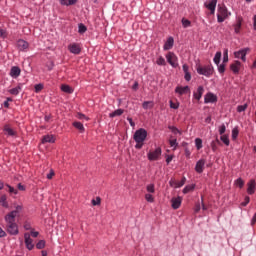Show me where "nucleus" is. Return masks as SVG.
<instances>
[{
  "mask_svg": "<svg viewBox=\"0 0 256 256\" xmlns=\"http://www.w3.org/2000/svg\"><path fill=\"white\" fill-rule=\"evenodd\" d=\"M23 211L22 205L15 206V210L9 212L5 217L4 220L6 222V231L9 235H19V226L17 222H15V218L19 217V213Z\"/></svg>",
  "mask_w": 256,
  "mask_h": 256,
  "instance_id": "obj_1",
  "label": "nucleus"
},
{
  "mask_svg": "<svg viewBox=\"0 0 256 256\" xmlns=\"http://www.w3.org/2000/svg\"><path fill=\"white\" fill-rule=\"evenodd\" d=\"M134 141L136 142L135 149H142L143 143L147 139V130L140 128L138 129L133 136Z\"/></svg>",
  "mask_w": 256,
  "mask_h": 256,
  "instance_id": "obj_2",
  "label": "nucleus"
},
{
  "mask_svg": "<svg viewBox=\"0 0 256 256\" xmlns=\"http://www.w3.org/2000/svg\"><path fill=\"white\" fill-rule=\"evenodd\" d=\"M231 17V12L227 10L226 6H218V13H217V21L218 23H223L225 19H229Z\"/></svg>",
  "mask_w": 256,
  "mask_h": 256,
  "instance_id": "obj_3",
  "label": "nucleus"
},
{
  "mask_svg": "<svg viewBox=\"0 0 256 256\" xmlns=\"http://www.w3.org/2000/svg\"><path fill=\"white\" fill-rule=\"evenodd\" d=\"M166 59L169 65H171V67H173L174 69H176V67H179V58L177 57V55H175V53L168 52L166 54Z\"/></svg>",
  "mask_w": 256,
  "mask_h": 256,
  "instance_id": "obj_4",
  "label": "nucleus"
},
{
  "mask_svg": "<svg viewBox=\"0 0 256 256\" xmlns=\"http://www.w3.org/2000/svg\"><path fill=\"white\" fill-rule=\"evenodd\" d=\"M162 153L163 151L161 150V147H157L155 150H151L147 156L150 161H159Z\"/></svg>",
  "mask_w": 256,
  "mask_h": 256,
  "instance_id": "obj_5",
  "label": "nucleus"
},
{
  "mask_svg": "<svg viewBox=\"0 0 256 256\" xmlns=\"http://www.w3.org/2000/svg\"><path fill=\"white\" fill-rule=\"evenodd\" d=\"M197 73L204 75L205 77H211L213 75V66H198Z\"/></svg>",
  "mask_w": 256,
  "mask_h": 256,
  "instance_id": "obj_6",
  "label": "nucleus"
},
{
  "mask_svg": "<svg viewBox=\"0 0 256 256\" xmlns=\"http://www.w3.org/2000/svg\"><path fill=\"white\" fill-rule=\"evenodd\" d=\"M249 51H251L250 48H243L234 52V57L235 59H241V61L245 63V61H247V53H249Z\"/></svg>",
  "mask_w": 256,
  "mask_h": 256,
  "instance_id": "obj_7",
  "label": "nucleus"
},
{
  "mask_svg": "<svg viewBox=\"0 0 256 256\" xmlns=\"http://www.w3.org/2000/svg\"><path fill=\"white\" fill-rule=\"evenodd\" d=\"M24 243L29 251L33 250V248L35 247V244H33V239H31V234L29 232L24 233Z\"/></svg>",
  "mask_w": 256,
  "mask_h": 256,
  "instance_id": "obj_8",
  "label": "nucleus"
},
{
  "mask_svg": "<svg viewBox=\"0 0 256 256\" xmlns=\"http://www.w3.org/2000/svg\"><path fill=\"white\" fill-rule=\"evenodd\" d=\"M204 7L210 11V15H215V9H217V0H209L204 3Z\"/></svg>",
  "mask_w": 256,
  "mask_h": 256,
  "instance_id": "obj_9",
  "label": "nucleus"
},
{
  "mask_svg": "<svg viewBox=\"0 0 256 256\" xmlns=\"http://www.w3.org/2000/svg\"><path fill=\"white\" fill-rule=\"evenodd\" d=\"M3 131L5 135H8V137H17V131L11 128V125L9 124L4 125Z\"/></svg>",
  "mask_w": 256,
  "mask_h": 256,
  "instance_id": "obj_10",
  "label": "nucleus"
},
{
  "mask_svg": "<svg viewBox=\"0 0 256 256\" xmlns=\"http://www.w3.org/2000/svg\"><path fill=\"white\" fill-rule=\"evenodd\" d=\"M255 191H256V182H255V179H251L247 183V193L248 195H253L255 194Z\"/></svg>",
  "mask_w": 256,
  "mask_h": 256,
  "instance_id": "obj_11",
  "label": "nucleus"
},
{
  "mask_svg": "<svg viewBox=\"0 0 256 256\" xmlns=\"http://www.w3.org/2000/svg\"><path fill=\"white\" fill-rule=\"evenodd\" d=\"M204 103H217V95L208 92L205 96H204Z\"/></svg>",
  "mask_w": 256,
  "mask_h": 256,
  "instance_id": "obj_12",
  "label": "nucleus"
},
{
  "mask_svg": "<svg viewBox=\"0 0 256 256\" xmlns=\"http://www.w3.org/2000/svg\"><path fill=\"white\" fill-rule=\"evenodd\" d=\"M175 93H178V95H187V93H191V89L189 86H177L175 89Z\"/></svg>",
  "mask_w": 256,
  "mask_h": 256,
  "instance_id": "obj_13",
  "label": "nucleus"
},
{
  "mask_svg": "<svg viewBox=\"0 0 256 256\" xmlns=\"http://www.w3.org/2000/svg\"><path fill=\"white\" fill-rule=\"evenodd\" d=\"M68 49L70 53H73L74 55H79L81 53V46L79 44L73 43L68 46Z\"/></svg>",
  "mask_w": 256,
  "mask_h": 256,
  "instance_id": "obj_14",
  "label": "nucleus"
},
{
  "mask_svg": "<svg viewBox=\"0 0 256 256\" xmlns=\"http://www.w3.org/2000/svg\"><path fill=\"white\" fill-rule=\"evenodd\" d=\"M230 69L232 73L237 75L239 71H241V63L239 62V60L234 61V63L230 65Z\"/></svg>",
  "mask_w": 256,
  "mask_h": 256,
  "instance_id": "obj_15",
  "label": "nucleus"
},
{
  "mask_svg": "<svg viewBox=\"0 0 256 256\" xmlns=\"http://www.w3.org/2000/svg\"><path fill=\"white\" fill-rule=\"evenodd\" d=\"M242 24H243V18L241 16H238L236 18V23L234 24L235 33H237V34L241 33V25Z\"/></svg>",
  "mask_w": 256,
  "mask_h": 256,
  "instance_id": "obj_16",
  "label": "nucleus"
},
{
  "mask_svg": "<svg viewBox=\"0 0 256 256\" xmlns=\"http://www.w3.org/2000/svg\"><path fill=\"white\" fill-rule=\"evenodd\" d=\"M19 75H21V68H19L18 66H13L10 70V77H12L13 79H17Z\"/></svg>",
  "mask_w": 256,
  "mask_h": 256,
  "instance_id": "obj_17",
  "label": "nucleus"
},
{
  "mask_svg": "<svg viewBox=\"0 0 256 256\" xmlns=\"http://www.w3.org/2000/svg\"><path fill=\"white\" fill-rule=\"evenodd\" d=\"M203 169H205V159H200L195 166L196 173H202Z\"/></svg>",
  "mask_w": 256,
  "mask_h": 256,
  "instance_id": "obj_18",
  "label": "nucleus"
},
{
  "mask_svg": "<svg viewBox=\"0 0 256 256\" xmlns=\"http://www.w3.org/2000/svg\"><path fill=\"white\" fill-rule=\"evenodd\" d=\"M203 93H205V88H203V86H199L197 88V91L194 92V98L197 100V101H201V97H203Z\"/></svg>",
  "mask_w": 256,
  "mask_h": 256,
  "instance_id": "obj_19",
  "label": "nucleus"
},
{
  "mask_svg": "<svg viewBox=\"0 0 256 256\" xmlns=\"http://www.w3.org/2000/svg\"><path fill=\"white\" fill-rule=\"evenodd\" d=\"M182 201H183V199L181 197L172 198V200H171L172 208L179 209L181 207Z\"/></svg>",
  "mask_w": 256,
  "mask_h": 256,
  "instance_id": "obj_20",
  "label": "nucleus"
},
{
  "mask_svg": "<svg viewBox=\"0 0 256 256\" xmlns=\"http://www.w3.org/2000/svg\"><path fill=\"white\" fill-rule=\"evenodd\" d=\"M174 43L175 40L173 39V37H169L166 43L164 44V51H169V49H173Z\"/></svg>",
  "mask_w": 256,
  "mask_h": 256,
  "instance_id": "obj_21",
  "label": "nucleus"
},
{
  "mask_svg": "<svg viewBox=\"0 0 256 256\" xmlns=\"http://www.w3.org/2000/svg\"><path fill=\"white\" fill-rule=\"evenodd\" d=\"M17 45H18V49L20 51H25V50L29 49V43L25 40H19Z\"/></svg>",
  "mask_w": 256,
  "mask_h": 256,
  "instance_id": "obj_22",
  "label": "nucleus"
},
{
  "mask_svg": "<svg viewBox=\"0 0 256 256\" xmlns=\"http://www.w3.org/2000/svg\"><path fill=\"white\" fill-rule=\"evenodd\" d=\"M42 143H55V136H53V135L43 136Z\"/></svg>",
  "mask_w": 256,
  "mask_h": 256,
  "instance_id": "obj_23",
  "label": "nucleus"
},
{
  "mask_svg": "<svg viewBox=\"0 0 256 256\" xmlns=\"http://www.w3.org/2000/svg\"><path fill=\"white\" fill-rule=\"evenodd\" d=\"M0 205L5 209L9 208V202H7V195H2L0 197Z\"/></svg>",
  "mask_w": 256,
  "mask_h": 256,
  "instance_id": "obj_24",
  "label": "nucleus"
},
{
  "mask_svg": "<svg viewBox=\"0 0 256 256\" xmlns=\"http://www.w3.org/2000/svg\"><path fill=\"white\" fill-rule=\"evenodd\" d=\"M125 111L123 109H117L114 112L109 114V117L111 119H113V117H121V115L124 113Z\"/></svg>",
  "mask_w": 256,
  "mask_h": 256,
  "instance_id": "obj_25",
  "label": "nucleus"
},
{
  "mask_svg": "<svg viewBox=\"0 0 256 256\" xmlns=\"http://www.w3.org/2000/svg\"><path fill=\"white\" fill-rule=\"evenodd\" d=\"M61 90L64 92V93H68V94H71L73 93V88H71V86L67 85V84H63L61 86Z\"/></svg>",
  "mask_w": 256,
  "mask_h": 256,
  "instance_id": "obj_26",
  "label": "nucleus"
},
{
  "mask_svg": "<svg viewBox=\"0 0 256 256\" xmlns=\"http://www.w3.org/2000/svg\"><path fill=\"white\" fill-rule=\"evenodd\" d=\"M220 141H222V143H224V145L229 147L230 141H229V136L228 135H226V134L221 135Z\"/></svg>",
  "mask_w": 256,
  "mask_h": 256,
  "instance_id": "obj_27",
  "label": "nucleus"
},
{
  "mask_svg": "<svg viewBox=\"0 0 256 256\" xmlns=\"http://www.w3.org/2000/svg\"><path fill=\"white\" fill-rule=\"evenodd\" d=\"M194 189H195V184L187 185L183 189V193H184V195H187V193H191V191H193Z\"/></svg>",
  "mask_w": 256,
  "mask_h": 256,
  "instance_id": "obj_28",
  "label": "nucleus"
},
{
  "mask_svg": "<svg viewBox=\"0 0 256 256\" xmlns=\"http://www.w3.org/2000/svg\"><path fill=\"white\" fill-rule=\"evenodd\" d=\"M60 3L69 7V5H75L77 0H60Z\"/></svg>",
  "mask_w": 256,
  "mask_h": 256,
  "instance_id": "obj_29",
  "label": "nucleus"
},
{
  "mask_svg": "<svg viewBox=\"0 0 256 256\" xmlns=\"http://www.w3.org/2000/svg\"><path fill=\"white\" fill-rule=\"evenodd\" d=\"M73 127L78 129V131H81V133H83V131H85V127L83 126V124L81 122H74Z\"/></svg>",
  "mask_w": 256,
  "mask_h": 256,
  "instance_id": "obj_30",
  "label": "nucleus"
},
{
  "mask_svg": "<svg viewBox=\"0 0 256 256\" xmlns=\"http://www.w3.org/2000/svg\"><path fill=\"white\" fill-rule=\"evenodd\" d=\"M10 95H19L21 93V86H17L16 88H12L9 90Z\"/></svg>",
  "mask_w": 256,
  "mask_h": 256,
  "instance_id": "obj_31",
  "label": "nucleus"
},
{
  "mask_svg": "<svg viewBox=\"0 0 256 256\" xmlns=\"http://www.w3.org/2000/svg\"><path fill=\"white\" fill-rule=\"evenodd\" d=\"M221 55H222L221 51L216 52L214 59H213V61L216 65H219V63L221 62Z\"/></svg>",
  "mask_w": 256,
  "mask_h": 256,
  "instance_id": "obj_32",
  "label": "nucleus"
},
{
  "mask_svg": "<svg viewBox=\"0 0 256 256\" xmlns=\"http://www.w3.org/2000/svg\"><path fill=\"white\" fill-rule=\"evenodd\" d=\"M157 65H160L162 67H165L167 65V62L165 61V58L163 56H159L156 60Z\"/></svg>",
  "mask_w": 256,
  "mask_h": 256,
  "instance_id": "obj_33",
  "label": "nucleus"
},
{
  "mask_svg": "<svg viewBox=\"0 0 256 256\" xmlns=\"http://www.w3.org/2000/svg\"><path fill=\"white\" fill-rule=\"evenodd\" d=\"M195 145L197 150L199 151L200 149H203V140L201 138H196L195 139Z\"/></svg>",
  "mask_w": 256,
  "mask_h": 256,
  "instance_id": "obj_34",
  "label": "nucleus"
},
{
  "mask_svg": "<svg viewBox=\"0 0 256 256\" xmlns=\"http://www.w3.org/2000/svg\"><path fill=\"white\" fill-rule=\"evenodd\" d=\"M168 129L174 134V135H182V132L177 129L175 126H168Z\"/></svg>",
  "mask_w": 256,
  "mask_h": 256,
  "instance_id": "obj_35",
  "label": "nucleus"
},
{
  "mask_svg": "<svg viewBox=\"0 0 256 256\" xmlns=\"http://www.w3.org/2000/svg\"><path fill=\"white\" fill-rule=\"evenodd\" d=\"M143 109H153V102L152 101H145L142 104Z\"/></svg>",
  "mask_w": 256,
  "mask_h": 256,
  "instance_id": "obj_36",
  "label": "nucleus"
},
{
  "mask_svg": "<svg viewBox=\"0 0 256 256\" xmlns=\"http://www.w3.org/2000/svg\"><path fill=\"white\" fill-rule=\"evenodd\" d=\"M169 145H170V147H174V149H177V147H179V143H177V139L176 138L170 139L169 140Z\"/></svg>",
  "mask_w": 256,
  "mask_h": 256,
  "instance_id": "obj_37",
  "label": "nucleus"
},
{
  "mask_svg": "<svg viewBox=\"0 0 256 256\" xmlns=\"http://www.w3.org/2000/svg\"><path fill=\"white\" fill-rule=\"evenodd\" d=\"M236 185L240 188V189H243V187L245 186V181H243L242 178H238L236 181H235Z\"/></svg>",
  "mask_w": 256,
  "mask_h": 256,
  "instance_id": "obj_38",
  "label": "nucleus"
},
{
  "mask_svg": "<svg viewBox=\"0 0 256 256\" xmlns=\"http://www.w3.org/2000/svg\"><path fill=\"white\" fill-rule=\"evenodd\" d=\"M23 227H24L25 231L33 230V227L31 226V222H29V221H25Z\"/></svg>",
  "mask_w": 256,
  "mask_h": 256,
  "instance_id": "obj_39",
  "label": "nucleus"
},
{
  "mask_svg": "<svg viewBox=\"0 0 256 256\" xmlns=\"http://www.w3.org/2000/svg\"><path fill=\"white\" fill-rule=\"evenodd\" d=\"M229 61V50L224 49V54H223V63H227Z\"/></svg>",
  "mask_w": 256,
  "mask_h": 256,
  "instance_id": "obj_40",
  "label": "nucleus"
},
{
  "mask_svg": "<svg viewBox=\"0 0 256 256\" xmlns=\"http://www.w3.org/2000/svg\"><path fill=\"white\" fill-rule=\"evenodd\" d=\"M182 25L185 29H187V27H191V21H189L188 19L183 18L182 19Z\"/></svg>",
  "mask_w": 256,
  "mask_h": 256,
  "instance_id": "obj_41",
  "label": "nucleus"
},
{
  "mask_svg": "<svg viewBox=\"0 0 256 256\" xmlns=\"http://www.w3.org/2000/svg\"><path fill=\"white\" fill-rule=\"evenodd\" d=\"M7 187L9 193H12L13 195H17L19 193V190L13 188L11 185H7Z\"/></svg>",
  "mask_w": 256,
  "mask_h": 256,
  "instance_id": "obj_42",
  "label": "nucleus"
},
{
  "mask_svg": "<svg viewBox=\"0 0 256 256\" xmlns=\"http://www.w3.org/2000/svg\"><path fill=\"white\" fill-rule=\"evenodd\" d=\"M238 136H239V129L234 128L232 130V139H233V141H235V139H237Z\"/></svg>",
  "mask_w": 256,
  "mask_h": 256,
  "instance_id": "obj_43",
  "label": "nucleus"
},
{
  "mask_svg": "<svg viewBox=\"0 0 256 256\" xmlns=\"http://www.w3.org/2000/svg\"><path fill=\"white\" fill-rule=\"evenodd\" d=\"M187 181V178L183 177L180 182L176 181L177 189L183 187L185 185V182Z\"/></svg>",
  "mask_w": 256,
  "mask_h": 256,
  "instance_id": "obj_44",
  "label": "nucleus"
},
{
  "mask_svg": "<svg viewBox=\"0 0 256 256\" xmlns=\"http://www.w3.org/2000/svg\"><path fill=\"white\" fill-rule=\"evenodd\" d=\"M76 117L77 119H80V120L85 119V121H89V117L85 116V114L83 113H77Z\"/></svg>",
  "mask_w": 256,
  "mask_h": 256,
  "instance_id": "obj_45",
  "label": "nucleus"
},
{
  "mask_svg": "<svg viewBox=\"0 0 256 256\" xmlns=\"http://www.w3.org/2000/svg\"><path fill=\"white\" fill-rule=\"evenodd\" d=\"M36 247L38 249H45V240H40L37 244Z\"/></svg>",
  "mask_w": 256,
  "mask_h": 256,
  "instance_id": "obj_46",
  "label": "nucleus"
},
{
  "mask_svg": "<svg viewBox=\"0 0 256 256\" xmlns=\"http://www.w3.org/2000/svg\"><path fill=\"white\" fill-rule=\"evenodd\" d=\"M148 193H155V185L154 184H149L147 187H146Z\"/></svg>",
  "mask_w": 256,
  "mask_h": 256,
  "instance_id": "obj_47",
  "label": "nucleus"
},
{
  "mask_svg": "<svg viewBox=\"0 0 256 256\" xmlns=\"http://www.w3.org/2000/svg\"><path fill=\"white\" fill-rule=\"evenodd\" d=\"M85 31H87V27L83 24H79L78 33H85Z\"/></svg>",
  "mask_w": 256,
  "mask_h": 256,
  "instance_id": "obj_48",
  "label": "nucleus"
},
{
  "mask_svg": "<svg viewBox=\"0 0 256 256\" xmlns=\"http://www.w3.org/2000/svg\"><path fill=\"white\" fill-rule=\"evenodd\" d=\"M246 109H247V104L239 105V106L237 107L238 113H243V111H245Z\"/></svg>",
  "mask_w": 256,
  "mask_h": 256,
  "instance_id": "obj_49",
  "label": "nucleus"
},
{
  "mask_svg": "<svg viewBox=\"0 0 256 256\" xmlns=\"http://www.w3.org/2000/svg\"><path fill=\"white\" fill-rule=\"evenodd\" d=\"M145 199L148 201V203H153V201H155V198H153V195L151 194H146Z\"/></svg>",
  "mask_w": 256,
  "mask_h": 256,
  "instance_id": "obj_50",
  "label": "nucleus"
},
{
  "mask_svg": "<svg viewBox=\"0 0 256 256\" xmlns=\"http://www.w3.org/2000/svg\"><path fill=\"white\" fill-rule=\"evenodd\" d=\"M225 131H227V127H225V124H222V125L219 127V133H220V135H225Z\"/></svg>",
  "mask_w": 256,
  "mask_h": 256,
  "instance_id": "obj_51",
  "label": "nucleus"
},
{
  "mask_svg": "<svg viewBox=\"0 0 256 256\" xmlns=\"http://www.w3.org/2000/svg\"><path fill=\"white\" fill-rule=\"evenodd\" d=\"M249 201H251V198H249V196H246L244 202L241 203L242 207H247V205H249Z\"/></svg>",
  "mask_w": 256,
  "mask_h": 256,
  "instance_id": "obj_52",
  "label": "nucleus"
},
{
  "mask_svg": "<svg viewBox=\"0 0 256 256\" xmlns=\"http://www.w3.org/2000/svg\"><path fill=\"white\" fill-rule=\"evenodd\" d=\"M40 91H43V84H36L35 85V92L39 93Z\"/></svg>",
  "mask_w": 256,
  "mask_h": 256,
  "instance_id": "obj_53",
  "label": "nucleus"
},
{
  "mask_svg": "<svg viewBox=\"0 0 256 256\" xmlns=\"http://www.w3.org/2000/svg\"><path fill=\"white\" fill-rule=\"evenodd\" d=\"M170 107L171 109H179V102L174 103L173 101H170Z\"/></svg>",
  "mask_w": 256,
  "mask_h": 256,
  "instance_id": "obj_54",
  "label": "nucleus"
},
{
  "mask_svg": "<svg viewBox=\"0 0 256 256\" xmlns=\"http://www.w3.org/2000/svg\"><path fill=\"white\" fill-rule=\"evenodd\" d=\"M92 205H101V198L97 197L96 200H92Z\"/></svg>",
  "mask_w": 256,
  "mask_h": 256,
  "instance_id": "obj_55",
  "label": "nucleus"
},
{
  "mask_svg": "<svg viewBox=\"0 0 256 256\" xmlns=\"http://www.w3.org/2000/svg\"><path fill=\"white\" fill-rule=\"evenodd\" d=\"M218 71L219 73H225V64L218 65Z\"/></svg>",
  "mask_w": 256,
  "mask_h": 256,
  "instance_id": "obj_56",
  "label": "nucleus"
},
{
  "mask_svg": "<svg viewBox=\"0 0 256 256\" xmlns=\"http://www.w3.org/2000/svg\"><path fill=\"white\" fill-rule=\"evenodd\" d=\"M0 37L2 39H5V37H7V31H5L4 29L0 28Z\"/></svg>",
  "mask_w": 256,
  "mask_h": 256,
  "instance_id": "obj_57",
  "label": "nucleus"
},
{
  "mask_svg": "<svg viewBox=\"0 0 256 256\" xmlns=\"http://www.w3.org/2000/svg\"><path fill=\"white\" fill-rule=\"evenodd\" d=\"M169 185H170V187H175V189H177V181L171 179V180L169 181Z\"/></svg>",
  "mask_w": 256,
  "mask_h": 256,
  "instance_id": "obj_58",
  "label": "nucleus"
},
{
  "mask_svg": "<svg viewBox=\"0 0 256 256\" xmlns=\"http://www.w3.org/2000/svg\"><path fill=\"white\" fill-rule=\"evenodd\" d=\"M211 149H212V151H217V142H215V141H212L211 142Z\"/></svg>",
  "mask_w": 256,
  "mask_h": 256,
  "instance_id": "obj_59",
  "label": "nucleus"
},
{
  "mask_svg": "<svg viewBox=\"0 0 256 256\" xmlns=\"http://www.w3.org/2000/svg\"><path fill=\"white\" fill-rule=\"evenodd\" d=\"M30 235L32 236V237H34V238H37V237H39V232H37V231H35V230H31V232H30Z\"/></svg>",
  "mask_w": 256,
  "mask_h": 256,
  "instance_id": "obj_60",
  "label": "nucleus"
},
{
  "mask_svg": "<svg viewBox=\"0 0 256 256\" xmlns=\"http://www.w3.org/2000/svg\"><path fill=\"white\" fill-rule=\"evenodd\" d=\"M53 177H55V171L50 170V173L47 174V179H53Z\"/></svg>",
  "mask_w": 256,
  "mask_h": 256,
  "instance_id": "obj_61",
  "label": "nucleus"
},
{
  "mask_svg": "<svg viewBox=\"0 0 256 256\" xmlns=\"http://www.w3.org/2000/svg\"><path fill=\"white\" fill-rule=\"evenodd\" d=\"M199 211H201V204H196L195 208H194V213H199Z\"/></svg>",
  "mask_w": 256,
  "mask_h": 256,
  "instance_id": "obj_62",
  "label": "nucleus"
},
{
  "mask_svg": "<svg viewBox=\"0 0 256 256\" xmlns=\"http://www.w3.org/2000/svg\"><path fill=\"white\" fill-rule=\"evenodd\" d=\"M184 79H185L186 81H189V80L191 79V73L186 72V73H185V76H184Z\"/></svg>",
  "mask_w": 256,
  "mask_h": 256,
  "instance_id": "obj_63",
  "label": "nucleus"
},
{
  "mask_svg": "<svg viewBox=\"0 0 256 256\" xmlns=\"http://www.w3.org/2000/svg\"><path fill=\"white\" fill-rule=\"evenodd\" d=\"M253 25H254V29L256 31V15H254V17H253Z\"/></svg>",
  "mask_w": 256,
  "mask_h": 256,
  "instance_id": "obj_64",
  "label": "nucleus"
}]
</instances>
